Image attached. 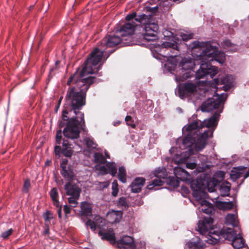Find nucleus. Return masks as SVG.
<instances>
[{
  "label": "nucleus",
  "instance_id": "obj_1",
  "mask_svg": "<svg viewBox=\"0 0 249 249\" xmlns=\"http://www.w3.org/2000/svg\"><path fill=\"white\" fill-rule=\"evenodd\" d=\"M108 47L109 37L106 36L87 58L80 73L79 74L77 72H75L69 78L67 82L68 85L74 84L76 86L68 89L65 97L64 109L62 111V116L64 120L67 118L66 114L69 110H73L76 116L69 120L63 130L64 136L68 139H77L79 136L80 129H83L85 126L84 113L78 110L85 104L86 92L90 85L95 82V78L93 76H86L99 71L101 65L108 57L106 50Z\"/></svg>",
  "mask_w": 249,
  "mask_h": 249
},
{
  "label": "nucleus",
  "instance_id": "obj_2",
  "mask_svg": "<svg viewBox=\"0 0 249 249\" xmlns=\"http://www.w3.org/2000/svg\"><path fill=\"white\" fill-rule=\"evenodd\" d=\"M192 48H200L203 59L210 63L215 60L220 64H223L225 60V55L223 52H218L217 47L213 46L210 42L194 41Z\"/></svg>",
  "mask_w": 249,
  "mask_h": 249
},
{
  "label": "nucleus",
  "instance_id": "obj_3",
  "mask_svg": "<svg viewBox=\"0 0 249 249\" xmlns=\"http://www.w3.org/2000/svg\"><path fill=\"white\" fill-rule=\"evenodd\" d=\"M136 20L144 26V33H143V37L144 39L149 41L157 39L156 33L158 30V25L153 21L150 17L143 14L139 16Z\"/></svg>",
  "mask_w": 249,
  "mask_h": 249
},
{
  "label": "nucleus",
  "instance_id": "obj_4",
  "mask_svg": "<svg viewBox=\"0 0 249 249\" xmlns=\"http://www.w3.org/2000/svg\"><path fill=\"white\" fill-rule=\"evenodd\" d=\"M227 98L226 93L214 95L213 98L208 99L201 106L202 112H209L218 108L222 103Z\"/></svg>",
  "mask_w": 249,
  "mask_h": 249
},
{
  "label": "nucleus",
  "instance_id": "obj_5",
  "mask_svg": "<svg viewBox=\"0 0 249 249\" xmlns=\"http://www.w3.org/2000/svg\"><path fill=\"white\" fill-rule=\"evenodd\" d=\"M86 225L87 226H89L93 231H95L97 227L100 229L98 233L99 235L101 237L103 240L109 241L108 232L107 231L104 232L105 227L107 228V226L105 225V220L104 218L98 215H96L94 217V221H92L91 220H88Z\"/></svg>",
  "mask_w": 249,
  "mask_h": 249
},
{
  "label": "nucleus",
  "instance_id": "obj_6",
  "mask_svg": "<svg viewBox=\"0 0 249 249\" xmlns=\"http://www.w3.org/2000/svg\"><path fill=\"white\" fill-rule=\"evenodd\" d=\"M137 24L134 22H128L124 24L116 30V34H119L122 38L127 39L126 41L129 42H124L127 45H131L132 36L134 34Z\"/></svg>",
  "mask_w": 249,
  "mask_h": 249
},
{
  "label": "nucleus",
  "instance_id": "obj_7",
  "mask_svg": "<svg viewBox=\"0 0 249 249\" xmlns=\"http://www.w3.org/2000/svg\"><path fill=\"white\" fill-rule=\"evenodd\" d=\"M201 61L200 69L196 74V78L200 79L207 75L210 74L212 77L217 73V69L215 67L212 66L210 63L205 59H203L201 54L199 56Z\"/></svg>",
  "mask_w": 249,
  "mask_h": 249
},
{
  "label": "nucleus",
  "instance_id": "obj_8",
  "mask_svg": "<svg viewBox=\"0 0 249 249\" xmlns=\"http://www.w3.org/2000/svg\"><path fill=\"white\" fill-rule=\"evenodd\" d=\"M115 236L110 230V244L116 245ZM116 246L120 249H135L136 246L133 238L129 236H124L116 242Z\"/></svg>",
  "mask_w": 249,
  "mask_h": 249
},
{
  "label": "nucleus",
  "instance_id": "obj_9",
  "mask_svg": "<svg viewBox=\"0 0 249 249\" xmlns=\"http://www.w3.org/2000/svg\"><path fill=\"white\" fill-rule=\"evenodd\" d=\"M197 85L192 82H185L180 84L178 87V93L180 97L191 96L197 91Z\"/></svg>",
  "mask_w": 249,
  "mask_h": 249
},
{
  "label": "nucleus",
  "instance_id": "obj_10",
  "mask_svg": "<svg viewBox=\"0 0 249 249\" xmlns=\"http://www.w3.org/2000/svg\"><path fill=\"white\" fill-rule=\"evenodd\" d=\"M94 157L95 162L97 163L95 166V169L98 171V174L102 175L107 174L109 165L107 162L105 157L100 153H95Z\"/></svg>",
  "mask_w": 249,
  "mask_h": 249
},
{
  "label": "nucleus",
  "instance_id": "obj_11",
  "mask_svg": "<svg viewBox=\"0 0 249 249\" xmlns=\"http://www.w3.org/2000/svg\"><path fill=\"white\" fill-rule=\"evenodd\" d=\"M213 220L210 216L204 217L198 221L197 230L202 235L212 233L213 230Z\"/></svg>",
  "mask_w": 249,
  "mask_h": 249
},
{
  "label": "nucleus",
  "instance_id": "obj_12",
  "mask_svg": "<svg viewBox=\"0 0 249 249\" xmlns=\"http://www.w3.org/2000/svg\"><path fill=\"white\" fill-rule=\"evenodd\" d=\"M73 147L68 140H63L62 148L59 145H56L54 147V153L58 158L60 157L61 154L67 157H71L73 153Z\"/></svg>",
  "mask_w": 249,
  "mask_h": 249
},
{
  "label": "nucleus",
  "instance_id": "obj_13",
  "mask_svg": "<svg viewBox=\"0 0 249 249\" xmlns=\"http://www.w3.org/2000/svg\"><path fill=\"white\" fill-rule=\"evenodd\" d=\"M195 65L194 59L192 58H184L182 59L179 64V67L181 68L182 72L187 71L183 74L182 77L183 79H185L190 77V71H189L193 70L195 68Z\"/></svg>",
  "mask_w": 249,
  "mask_h": 249
},
{
  "label": "nucleus",
  "instance_id": "obj_14",
  "mask_svg": "<svg viewBox=\"0 0 249 249\" xmlns=\"http://www.w3.org/2000/svg\"><path fill=\"white\" fill-rule=\"evenodd\" d=\"M220 112L216 111L213 115L208 119H205L200 123V128L206 127L207 128L215 127L217 124Z\"/></svg>",
  "mask_w": 249,
  "mask_h": 249
},
{
  "label": "nucleus",
  "instance_id": "obj_15",
  "mask_svg": "<svg viewBox=\"0 0 249 249\" xmlns=\"http://www.w3.org/2000/svg\"><path fill=\"white\" fill-rule=\"evenodd\" d=\"M209 134H211L210 136H212L213 132H211L209 130L205 131L198 138L195 145V150L196 151H200L205 147L207 140L209 136Z\"/></svg>",
  "mask_w": 249,
  "mask_h": 249
},
{
  "label": "nucleus",
  "instance_id": "obj_16",
  "mask_svg": "<svg viewBox=\"0 0 249 249\" xmlns=\"http://www.w3.org/2000/svg\"><path fill=\"white\" fill-rule=\"evenodd\" d=\"M187 249H205V244L198 237L193 238L186 244Z\"/></svg>",
  "mask_w": 249,
  "mask_h": 249
},
{
  "label": "nucleus",
  "instance_id": "obj_17",
  "mask_svg": "<svg viewBox=\"0 0 249 249\" xmlns=\"http://www.w3.org/2000/svg\"><path fill=\"white\" fill-rule=\"evenodd\" d=\"M64 189L68 196H75L77 198L79 197L81 190L75 184H72L69 181L65 185Z\"/></svg>",
  "mask_w": 249,
  "mask_h": 249
},
{
  "label": "nucleus",
  "instance_id": "obj_18",
  "mask_svg": "<svg viewBox=\"0 0 249 249\" xmlns=\"http://www.w3.org/2000/svg\"><path fill=\"white\" fill-rule=\"evenodd\" d=\"M145 179L143 178H137L132 182L131 187L133 193H138L145 183Z\"/></svg>",
  "mask_w": 249,
  "mask_h": 249
},
{
  "label": "nucleus",
  "instance_id": "obj_19",
  "mask_svg": "<svg viewBox=\"0 0 249 249\" xmlns=\"http://www.w3.org/2000/svg\"><path fill=\"white\" fill-rule=\"evenodd\" d=\"M123 213L121 211H110V223L119 222L122 218Z\"/></svg>",
  "mask_w": 249,
  "mask_h": 249
},
{
  "label": "nucleus",
  "instance_id": "obj_20",
  "mask_svg": "<svg viewBox=\"0 0 249 249\" xmlns=\"http://www.w3.org/2000/svg\"><path fill=\"white\" fill-rule=\"evenodd\" d=\"M221 233L226 239L232 240V241L236 235L234 230L231 228L223 229Z\"/></svg>",
  "mask_w": 249,
  "mask_h": 249
},
{
  "label": "nucleus",
  "instance_id": "obj_21",
  "mask_svg": "<svg viewBox=\"0 0 249 249\" xmlns=\"http://www.w3.org/2000/svg\"><path fill=\"white\" fill-rule=\"evenodd\" d=\"M80 213L83 216H89L91 214L92 208L90 203L87 202H83L81 205Z\"/></svg>",
  "mask_w": 249,
  "mask_h": 249
},
{
  "label": "nucleus",
  "instance_id": "obj_22",
  "mask_svg": "<svg viewBox=\"0 0 249 249\" xmlns=\"http://www.w3.org/2000/svg\"><path fill=\"white\" fill-rule=\"evenodd\" d=\"M225 221L227 224L236 226L238 225L237 213H229L225 217Z\"/></svg>",
  "mask_w": 249,
  "mask_h": 249
},
{
  "label": "nucleus",
  "instance_id": "obj_23",
  "mask_svg": "<svg viewBox=\"0 0 249 249\" xmlns=\"http://www.w3.org/2000/svg\"><path fill=\"white\" fill-rule=\"evenodd\" d=\"M205 235L208 236L207 240H206L205 241L209 244H215L219 240V235L215 231H212V233H207Z\"/></svg>",
  "mask_w": 249,
  "mask_h": 249
},
{
  "label": "nucleus",
  "instance_id": "obj_24",
  "mask_svg": "<svg viewBox=\"0 0 249 249\" xmlns=\"http://www.w3.org/2000/svg\"><path fill=\"white\" fill-rule=\"evenodd\" d=\"M244 240L241 235H236L232 241V245L235 249H240L244 246Z\"/></svg>",
  "mask_w": 249,
  "mask_h": 249
},
{
  "label": "nucleus",
  "instance_id": "obj_25",
  "mask_svg": "<svg viewBox=\"0 0 249 249\" xmlns=\"http://www.w3.org/2000/svg\"><path fill=\"white\" fill-rule=\"evenodd\" d=\"M233 78L232 75H227L224 78L221 80V83L225 85L223 87L225 90H227L229 89L232 85Z\"/></svg>",
  "mask_w": 249,
  "mask_h": 249
},
{
  "label": "nucleus",
  "instance_id": "obj_26",
  "mask_svg": "<svg viewBox=\"0 0 249 249\" xmlns=\"http://www.w3.org/2000/svg\"><path fill=\"white\" fill-rule=\"evenodd\" d=\"M50 195L53 205L56 207H59L60 206V203L58 200L59 195L57 189L55 188H53L50 192Z\"/></svg>",
  "mask_w": 249,
  "mask_h": 249
},
{
  "label": "nucleus",
  "instance_id": "obj_27",
  "mask_svg": "<svg viewBox=\"0 0 249 249\" xmlns=\"http://www.w3.org/2000/svg\"><path fill=\"white\" fill-rule=\"evenodd\" d=\"M201 206L202 207L201 210L204 213H211L213 211L212 204L206 200H202L201 202Z\"/></svg>",
  "mask_w": 249,
  "mask_h": 249
},
{
  "label": "nucleus",
  "instance_id": "obj_28",
  "mask_svg": "<svg viewBox=\"0 0 249 249\" xmlns=\"http://www.w3.org/2000/svg\"><path fill=\"white\" fill-rule=\"evenodd\" d=\"M61 173L62 176L69 181L72 180L74 177L73 172L69 167L62 169Z\"/></svg>",
  "mask_w": 249,
  "mask_h": 249
},
{
  "label": "nucleus",
  "instance_id": "obj_29",
  "mask_svg": "<svg viewBox=\"0 0 249 249\" xmlns=\"http://www.w3.org/2000/svg\"><path fill=\"white\" fill-rule=\"evenodd\" d=\"M164 183V181L160 179L156 178L147 186V188L149 190H156V187L161 186Z\"/></svg>",
  "mask_w": 249,
  "mask_h": 249
},
{
  "label": "nucleus",
  "instance_id": "obj_30",
  "mask_svg": "<svg viewBox=\"0 0 249 249\" xmlns=\"http://www.w3.org/2000/svg\"><path fill=\"white\" fill-rule=\"evenodd\" d=\"M195 142V138L192 137L191 134H188L187 136L184 138L182 141L183 144L186 148L191 147Z\"/></svg>",
  "mask_w": 249,
  "mask_h": 249
},
{
  "label": "nucleus",
  "instance_id": "obj_31",
  "mask_svg": "<svg viewBox=\"0 0 249 249\" xmlns=\"http://www.w3.org/2000/svg\"><path fill=\"white\" fill-rule=\"evenodd\" d=\"M120 36L119 34L110 36V47L117 45L121 41L127 40V39L123 38L122 37H120Z\"/></svg>",
  "mask_w": 249,
  "mask_h": 249
},
{
  "label": "nucleus",
  "instance_id": "obj_32",
  "mask_svg": "<svg viewBox=\"0 0 249 249\" xmlns=\"http://www.w3.org/2000/svg\"><path fill=\"white\" fill-rule=\"evenodd\" d=\"M118 178L119 180L123 183H125L126 182V172L124 167H120L119 168Z\"/></svg>",
  "mask_w": 249,
  "mask_h": 249
},
{
  "label": "nucleus",
  "instance_id": "obj_33",
  "mask_svg": "<svg viewBox=\"0 0 249 249\" xmlns=\"http://www.w3.org/2000/svg\"><path fill=\"white\" fill-rule=\"evenodd\" d=\"M154 176L158 178L164 179L167 177V173L165 168L156 169L154 172Z\"/></svg>",
  "mask_w": 249,
  "mask_h": 249
},
{
  "label": "nucleus",
  "instance_id": "obj_34",
  "mask_svg": "<svg viewBox=\"0 0 249 249\" xmlns=\"http://www.w3.org/2000/svg\"><path fill=\"white\" fill-rule=\"evenodd\" d=\"M198 127L200 128V125H199L198 123L197 122H194L185 126L184 128H183V130H184V129H185L187 131H188V134H191L192 135V131L195 130Z\"/></svg>",
  "mask_w": 249,
  "mask_h": 249
},
{
  "label": "nucleus",
  "instance_id": "obj_35",
  "mask_svg": "<svg viewBox=\"0 0 249 249\" xmlns=\"http://www.w3.org/2000/svg\"><path fill=\"white\" fill-rule=\"evenodd\" d=\"M219 206L224 210H229L233 207V203L231 201L222 202L219 204Z\"/></svg>",
  "mask_w": 249,
  "mask_h": 249
},
{
  "label": "nucleus",
  "instance_id": "obj_36",
  "mask_svg": "<svg viewBox=\"0 0 249 249\" xmlns=\"http://www.w3.org/2000/svg\"><path fill=\"white\" fill-rule=\"evenodd\" d=\"M193 195L197 200H200L205 197V194L201 190H195L193 192Z\"/></svg>",
  "mask_w": 249,
  "mask_h": 249
},
{
  "label": "nucleus",
  "instance_id": "obj_37",
  "mask_svg": "<svg viewBox=\"0 0 249 249\" xmlns=\"http://www.w3.org/2000/svg\"><path fill=\"white\" fill-rule=\"evenodd\" d=\"M174 172L176 175V176L179 178L178 176L180 175L181 174L186 175V178L188 176H189V174L188 173L185 171L184 169H183L180 167H176L174 169Z\"/></svg>",
  "mask_w": 249,
  "mask_h": 249
},
{
  "label": "nucleus",
  "instance_id": "obj_38",
  "mask_svg": "<svg viewBox=\"0 0 249 249\" xmlns=\"http://www.w3.org/2000/svg\"><path fill=\"white\" fill-rule=\"evenodd\" d=\"M112 195L116 196L119 192V185L116 180H115L112 183Z\"/></svg>",
  "mask_w": 249,
  "mask_h": 249
},
{
  "label": "nucleus",
  "instance_id": "obj_39",
  "mask_svg": "<svg viewBox=\"0 0 249 249\" xmlns=\"http://www.w3.org/2000/svg\"><path fill=\"white\" fill-rule=\"evenodd\" d=\"M117 206L119 207H124L125 208L128 207V204L126 198L124 197H120L117 203Z\"/></svg>",
  "mask_w": 249,
  "mask_h": 249
},
{
  "label": "nucleus",
  "instance_id": "obj_40",
  "mask_svg": "<svg viewBox=\"0 0 249 249\" xmlns=\"http://www.w3.org/2000/svg\"><path fill=\"white\" fill-rule=\"evenodd\" d=\"M79 197H77L75 196H71L68 198V202L71 207H75L78 204L77 200Z\"/></svg>",
  "mask_w": 249,
  "mask_h": 249
},
{
  "label": "nucleus",
  "instance_id": "obj_41",
  "mask_svg": "<svg viewBox=\"0 0 249 249\" xmlns=\"http://www.w3.org/2000/svg\"><path fill=\"white\" fill-rule=\"evenodd\" d=\"M216 182L214 179H211L208 182L207 188L210 192H213L215 191V187L216 186Z\"/></svg>",
  "mask_w": 249,
  "mask_h": 249
},
{
  "label": "nucleus",
  "instance_id": "obj_42",
  "mask_svg": "<svg viewBox=\"0 0 249 249\" xmlns=\"http://www.w3.org/2000/svg\"><path fill=\"white\" fill-rule=\"evenodd\" d=\"M182 39L184 41H187L193 38L194 34L193 33H181L180 35Z\"/></svg>",
  "mask_w": 249,
  "mask_h": 249
},
{
  "label": "nucleus",
  "instance_id": "obj_43",
  "mask_svg": "<svg viewBox=\"0 0 249 249\" xmlns=\"http://www.w3.org/2000/svg\"><path fill=\"white\" fill-rule=\"evenodd\" d=\"M162 48H167V49L171 48L173 50H177L178 48L177 44H176L175 43L169 42H164L162 44Z\"/></svg>",
  "mask_w": 249,
  "mask_h": 249
},
{
  "label": "nucleus",
  "instance_id": "obj_44",
  "mask_svg": "<svg viewBox=\"0 0 249 249\" xmlns=\"http://www.w3.org/2000/svg\"><path fill=\"white\" fill-rule=\"evenodd\" d=\"M86 144L87 146L89 147H90L92 148H95L96 147V144L94 142L92 138H87L85 140Z\"/></svg>",
  "mask_w": 249,
  "mask_h": 249
},
{
  "label": "nucleus",
  "instance_id": "obj_45",
  "mask_svg": "<svg viewBox=\"0 0 249 249\" xmlns=\"http://www.w3.org/2000/svg\"><path fill=\"white\" fill-rule=\"evenodd\" d=\"M117 170V166L114 162H110V174L114 177Z\"/></svg>",
  "mask_w": 249,
  "mask_h": 249
},
{
  "label": "nucleus",
  "instance_id": "obj_46",
  "mask_svg": "<svg viewBox=\"0 0 249 249\" xmlns=\"http://www.w3.org/2000/svg\"><path fill=\"white\" fill-rule=\"evenodd\" d=\"M125 121L127 125L130 126L133 128H135L136 125L134 123V121L131 116H126L125 118Z\"/></svg>",
  "mask_w": 249,
  "mask_h": 249
},
{
  "label": "nucleus",
  "instance_id": "obj_47",
  "mask_svg": "<svg viewBox=\"0 0 249 249\" xmlns=\"http://www.w3.org/2000/svg\"><path fill=\"white\" fill-rule=\"evenodd\" d=\"M223 47L225 49H229L231 47H233L235 44L231 42L230 40L225 39L223 41L222 44Z\"/></svg>",
  "mask_w": 249,
  "mask_h": 249
},
{
  "label": "nucleus",
  "instance_id": "obj_48",
  "mask_svg": "<svg viewBox=\"0 0 249 249\" xmlns=\"http://www.w3.org/2000/svg\"><path fill=\"white\" fill-rule=\"evenodd\" d=\"M138 18V17H137V13H136V12H134L131 14H128V15H127L125 17V19L127 21H130L131 20H132L133 19L135 18V20L136 21H137L136 20V18Z\"/></svg>",
  "mask_w": 249,
  "mask_h": 249
},
{
  "label": "nucleus",
  "instance_id": "obj_49",
  "mask_svg": "<svg viewBox=\"0 0 249 249\" xmlns=\"http://www.w3.org/2000/svg\"><path fill=\"white\" fill-rule=\"evenodd\" d=\"M62 138V132L61 130H59L57 131L55 142L56 144H60L61 143V140Z\"/></svg>",
  "mask_w": 249,
  "mask_h": 249
},
{
  "label": "nucleus",
  "instance_id": "obj_50",
  "mask_svg": "<svg viewBox=\"0 0 249 249\" xmlns=\"http://www.w3.org/2000/svg\"><path fill=\"white\" fill-rule=\"evenodd\" d=\"M97 187L99 189L102 190L105 188H107L108 185V183L107 182H99L97 184Z\"/></svg>",
  "mask_w": 249,
  "mask_h": 249
},
{
  "label": "nucleus",
  "instance_id": "obj_51",
  "mask_svg": "<svg viewBox=\"0 0 249 249\" xmlns=\"http://www.w3.org/2000/svg\"><path fill=\"white\" fill-rule=\"evenodd\" d=\"M12 232H13V230L12 229H10L8 230V231H5L3 232V233H2L1 237L4 239H6V238H8L12 234Z\"/></svg>",
  "mask_w": 249,
  "mask_h": 249
},
{
  "label": "nucleus",
  "instance_id": "obj_52",
  "mask_svg": "<svg viewBox=\"0 0 249 249\" xmlns=\"http://www.w3.org/2000/svg\"><path fill=\"white\" fill-rule=\"evenodd\" d=\"M53 218V214L50 212H47L44 214V218L45 221H49Z\"/></svg>",
  "mask_w": 249,
  "mask_h": 249
},
{
  "label": "nucleus",
  "instance_id": "obj_53",
  "mask_svg": "<svg viewBox=\"0 0 249 249\" xmlns=\"http://www.w3.org/2000/svg\"><path fill=\"white\" fill-rule=\"evenodd\" d=\"M30 187V181L29 180H27L25 181L23 188V192H27Z\"/></svg>",
  "mask_w": 249,
  "mask_h": 249
},
{
  "label": "nucleus",
  "instance_id": "obj_54",
  "mask_svg": "<svg viewBox=\"0 0 249 249\" xmlns=\"http://www.w3.org/2000/svg\"><path fill=\"white\" fill-rule=\"evenodd\" d=\"M196 164L195 162L187 163L186 164V167L190 169H194L196 168Z\"/></svg>",
  "mask_w": 249,
  "mask_h": 249
},
{
  "label": "nucleus",
  "instance_id": "obj_55",
  "mask_svg": "<svg viewBox=\"0 0 249 249\" xmlns=\"http://www.w3.org/2000/svg\"><path fill=\"white\" fill-rule=\"evenodd\" d=\"M64 211L66 215L70 214L71 213V209L67 205H64Z\"/></svg>",
  "mask_w": 249,
  "mask_h": 249
},
{
  "label": "nucleus",
  "instance_id": "obj_56",
  "mask_svg": "<svg viewBox=\"0 0 249 249\" xmlns=\"http://www.w3.org/2000/svg\"><path fill=\"white\" fill-rule=\"evenodd\" d=\"M67 163H68V160H63L62 163H61V167L62 169H65L66 167H68L67 166Z\"/></svg>",
  "mask_w": 249,
  "mask_h": 249
},
{
  "label": "nucleus",
  "instance_id": "obj_57",
  "mask_svg": "<svg viewBox=\"0 0 249 249\" xmlns=\"http://www.w3.org/2000/svg\"><path fill=\"white\" fill-rule=\"evenodd\" d=\"M221 190H224L225 193L228 194L230 191V188L228 186H221Z\"/></svg>",
  "mask_w": 249,
  "mask_h": 249
},
{
  "label": "nucleus",
  "instance_id": "obj_58",
  "mask_svg": "<svg viewBox=\"0 0 249 249\" xmlns=\"http://www.w3.org/2000/svg\"><path fill=\"white\" fill-rule=\"evenodd\" d=\"M58 208L57 213L59 217L60 218L61 217V206L60 204V206L59 207H57Z\"/></svg>",
  "mask_w": 249,
  "mask_h": 249
},
{
  "label": "nucleus",
  "instance_id": "obj_59",
  "mask_svg": "<svg viewBox=\"0 0 249 249\" xmlns=\"http://www.w3.org/2000/svg\"><path fill=\"white\" fill-rule=\"evenodd\" d=\"M244 178H247L249 177V169L247 171V172L244 175Z\"/></svg>",
  "mask_w": 249,
  "mask_h": 249
},
{
  "label": "nucleus",
  "instance_id": "obj_60",
  "mask_svg": "<svg viewBox=\"0 0 249 249\" xmlns=\"http://www.w3.org/2000/svg\"><path fill=\"white\" fill-rule=\"evenodd\" d=\"M182 190H184V191L186 193L188 191V188L186 187H182Z\"/></svg>",
  "mask_w": 249,
  "mask_h": 249
},
{
  "label": "nucleus",
  "instance_id": "obj_61",
  "mask_svg": "<svg viewBox=\"0 0 249 249\" xmlns=\"http://www.w3.org/2000/svg\"><path fill=\"white\" fill-rule=\"evenodd\" d=\"M62 97H61L58 101V106H60V104H61V102L62 101Z\"/></svg>",
  "mask_w": 249,
  "mask_h": 249
},
{
  "label": "nucleus",
  "instance_id": "obj_62",
  "mask_svg": "<svg viewBox=\"0 0 249 249\" xmlns=\"http://www.w3.org/2000/svg\"><path fill=\"white\" fill-rule=\"evenodd\" d=\"M54 69H54V68H51V69H50V73L51 74V72H52V71H53L54 70Z\"/></svg>",
  "mask_w": 249,
  "mask_h": 249
},
{
  "label": "nucleus",
  "instance_id": "obj_63",
  "mask_svg": "<svg viewBox=\"0 0 249 249\" xmlns=\"http://www.w3.org/2000/svg\"><path fill=\"white\" fill-rule=\"evenodd\" d=\"M59 64V61H56V62H55V66H56Z\"/></svg>",
  "mask_w": 249,
  "mask_h": 249
},
{
  "label": "nucleus",
  "instance_id": "obj_64",
  "mask_svg": "<svg viewBox=\"0 0 249 249\" xmlns=\"http://www.w3.org/2000/svg\"><path fill=\"white\" fill-rule=\"evenodd\" d=\"M59 106L58 105L57 107H56V111H57L59 108Z\"/></svg>",
  "mask_w": 249,
  "mask_h": 249
}]
</instances>
